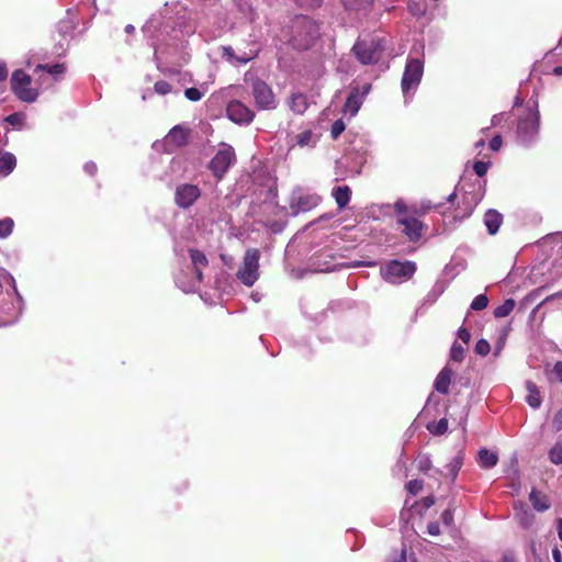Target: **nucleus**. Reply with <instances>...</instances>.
I'll return each mask as SVG.
<instances>
[{
  "label": "nucleus",
  "instance_id": "nucleus-41",
  "mask_svg": "<svg viewBox=\"0 0 562 562\" xmlns=\"http://www.w3.org/2000/svg\"><path fill=\"white\" fill-rule=\"evenodd\" d=\"M346 125L342 120H336L330 128V135L333 139H337L345 131Z\"/></svg>",
  "mask_w": 562,
  "mask_h": 562
},
{
  "label": "nucleus",
  "instance_id": "nucleus-20",
  "mask_svg": "<svg viewBox=\"0 0 562 562\" xmlns=\"http://www.w3.org/2000/svg\"><path fill=\"white\" fill-rule=\"evenodd\" d=\"M331 196L335 199L338 209L341 211L346 209L350 202L351 189L348 186L335 187L331 190Z\"/></svg>",
  "mask_w": 562,
  "mask_h": 562
},
{
  "label": "nucleus",
  "instance_id": "nucleus-9",
  "mask_svg": "<svg viewBox=\"0 0 562 562\" xmlns=\"http://www.w3.org/2000/svg\"><path fill=\"white\" fill-rule=\"evenodd\" d=\"M415 270L416 265L412 261L392 260L382 269V274L387 282L395 283L412 278Z\"/></svg>",
  "mask_w": 562,
  "mask_h": 562
},
{
  "label": "nucleus",
  "instance_id": "nucleus-26",
  "mask_svg": "<svg viewBox=\"0 0 562 562\" xmlns=\"http://www.w3.org/2000/svg\"><path fill=\"white\" fill-rule=\"evenodd\" d=\"M346 11L358 12L369 9L374 0H340Z\"/></svg>",
  "mask_w": 562,
  "mask_h": 562
},
{
  "label": "nucleus",
  "instance_id": "nucleus-24",
  "mask_svg": "<svg viewBox=\"0 0 562 562\" xmlns=\"http://www.w3.org/2000/svg\"><path fill=\"white\" fill-rule=\"evenodd\" d=\"M477 456L479 465L483 469L494 468L498 462V456L487 449H481Z\"/></svg>",
  "mask_w": 562,
  "mask_h": 562
},
{
  "label": "nucleus",
  "instance_id": "nucleus-60",
  "mask_svg": "<svg viewBox=\"0 0 562 562\" xmlns=\"http://www.w3.org/2000/svg\"><path fill=\"white\" fill-rule=\"evenodd\" d=\"M503 562H516L514 555L510 552H506L503 555Z\"/></svg>",
  "mask_w": 562,
  "mask_h": 562
},
{
  "label": "nucleus",
  "instance_id": "nucleus-31",
  "mask_svg": "<svg viewBox=\"0 0 562 562\" xmlns=\"http://www.w3.org/2000/svg\"><path fill=\"white\" fill-rule=\"evenodd\" d=\"M408 209H411L412 213H415V215L423 217L431 210H439L440 204H432L430 201H423L420 205L413 204L408 206Z\"/></svg>",
  "mask_w": 562,
  "mask_h": 562
},
{
  "label": "nucleus",
  "instance_id": "nucleus-29",
  "mask_svg": "<svg viewBox=\"0 0 562 562\" xmlns=\"http://www.w3.org/2000/svg\"><path fill=\"white\" fill-rule=\"evenodd\" d=\"M553 58V55H546L542 63L539 65L540 72L546 75H553L561 77L562 76V66H551V59Z\"/></svg>",
  "mask_w": 562,
  "mask_h": 562
},
{
  "label": "nucleus",
  "instance_id": "nucleus-49",
  "mask_svg": "<svg viewBox=\"0 0 562 562\" xmlns=\"http://www.w3.org/2000/svg\"><path fill=\"white\" fill-rule=\"evenodd\" d=\"M503 145V139H502V136L501 135H495L491 140H490V149L493 150V151H498L501 149Z\"/></svg>",
  "mask_w": 562,
  "mask_h": 562
},
{
  "label": "nucleus",
  "instance_id": "nucleus-48",
  "mask_svg": "<svg viewBox=\"0 0 562 562\" xmlns=\"http://www.w3.org/2000/svg\"><path fill=\"white\" fill-rule=\"evenodd\" d=\"M552 427L554 431L562 430V407L555 413L552 419Z\"/></svg>",
  "mask_w": 562,
  "mask_h": 562
},
{
  "label": "nucleus",
  "instance_id": "nucleus-37",
  "mask_svg": "<svg viewBox=\"0 0 562 562\" xmlns=\"http://www.w3.org/2000/svg\"><path fill=\"white\" fill-rule=\"evenodd\" d=\"M465 349L461 344L454 341L451 347L450 357L453 361L461 362L464 359Z\"/></svg>",
  "mask_w": 562,
  "mask_h": 562
},
{
  "label": "nucleus",
  "instance_id": "nucleus-57",
  "mask_svg": "<svg viewBox=\"0 0 562 562\" xmlns=\"http://www.w3.org/2000/svg\"><path fill=\"white\" fill-rule=\"evenodd\" d=\"M8 77V68L5 63L0 61V82L4 81Z\"/></svg>",
  "mask_w": 562,
  "mask_h": 562
},
{
  "label": "nucleus",
  "instance_id": "nucleus-1",
  "mask_svg": "<svg viewBox=\"0 0 562 562\" xmlns=\"http://www.w3.org/2000/svg\"><path fill=\"white\" fill-rule=\"evenodd\" d=\"M319 36V25L306 15H297L292 21L289 44L296 50H307Z\"/></svg>",
  "mask_w": 562,
  "mask_h": 562
},
{
  "label": "nucleus",
  "instance_id": "nucleus-14",
  "mask_svg": "<svg viewBox=\"0 0 562 562\" xmlns=\"http://www.w3.org/2000/svg\"><path fill=\"white\" fill-rule=\"evenodd\" d=\"M188 139H189L188 128L177 125L169 131V133L167 134V136L165 138V142L169 146L180 148L188 144Z\"/></svg>",
  "mask_w": 562,
  "mask_h": 562
},
{
  "label": "nucleus",
  "instance_id": "nucleus-6",
  "mask_svg": "<svg viewBox=\"0 0 562 562\" xmlns=\"http://www.w3.org/2000/svg\"><path fill=\"white\" fill-rule=\"evenodd\" d=\"M424 74V61L419 58H409L406 61L404 74L401 81V88L404 94L412 89H416L420 83Z\"/></svg>",
  "mask_w": 562,
  "mask_h": 562
},
{
  "label": "nucleus",
  "instance_id": "nucleus-4",
  "mask_svg": "<svg viewBox=\"0 0 562 562\" xmlns=\"http://www.w3.org/2000/svg\"><path fill=\"white\" fill-rule=\"evenodd\" d=\"M260 251L257 248H248L245 251L243 265L236 272L237 279L246 286H252L259 279Z\"/></svg>",
  "mask_w": 562,
  "mask_h": 562
},
{
  "label": "nucleus",
  "instance_id": "nucleus-64",
  "mask_svg": "<svg viewBox=\"0 0 562 562\" xmlns=\"http://www.w3.org/2000/svg\"><path fill=\"white\" fill-rule=\"evenodd\" d=\"M484 144H485L484 139H480L479 142L475 143V147L476 148L483 147Z\"/></svg>",
  "mask_w": 562,
  "mask_h": 562
},
{
  "label": "nucleus",
  "instance_id": "nucleus-38",
  "mask_svg": "<svg viewBox=\"0 0 562 562\" xmlns=\"http://www.w3.org/2000/svg\"><path fill=\"white\" fill-rule=\"evenodd\" d=\"M488 304V297L485 294H480L474 297V300L471 303V308L474 311H482L486 308Z\"/></svg>",
  "mask_w": 562,
  "mask_h": 562
},
{
  "label": "nucleus",
  "instance_id": "nucleus-51",
  "mask_svg": "<svg viewBox=\"0 0 562 562\" xmlns=\"http://www.w3.org/2000/svg\"><path fill=\"white\" fill-rule=\"evenodd\" d=\"M436 503V498L432 495L423 497L419 502L420 506L426 510L432 507Z\"/></svg>",
  "mask_w": 562,
  "mask_h": 562
},
{
  "label": "nucleus",
  "instance_id": "nucleus-13",
  "mask_svg": "<svg viewBox=\"0 0 562 562\" xmlns=\"http://www.w3.org/2000/svg\"><path fill=\"white\" fill-rule=\"evenodd\" d=\"M321 202V196L317 194H305L300 195L297 198H292L290 203V207L293 214H299L300 212H306L318 205Z\"/></svg>",
  "mask_w": 562,
  "mask_h": 562
},
{
  "label": "nucleus",
  "instance_id": "nucleus-45",
  "mask_svg": "<svg viewBox=\"0 0 562 562\" xmlns=\"http://www.w3.org/2000/svg\"><path fill=\"white\" fill-rule=\"evenodd\" d=\"M406 488L412 495H417L423 490V481L417 479L411 480L407 483Z\"/></svg>",
  "mask_w": 562,
  "mask_h": 562
},
{
  "label": "nucleus",
  "instance_id": "nucleus-12",
  "mask_svg": "<svg viewBox=\"0 0 562 562\" xmlns=\"http://www.w3.org/2000/svg\"><path fill=\"white\" fill-rule=\"evenodd\" d=\"M226 113L229 120L238 124H249L255 113L243 102L234 100L227 105Z\"/></svg>",
  "mask_w": 562,
  "mask_h": 562
},
{
  "label": "nucleus",
  "instance_id": "nucleus-62",
  "mask_svg": "<svg viewBox=\"0 0 562 562\" xmlns=\"http://www.w3.org/2000/svg\"><path fill=\"white\" fill-rule=\"evenodd\" d=\"M370 89H371V85H369V83H368V85H366V86L363 87V92H362V94H361V95H363V97H364L367 93H369Z\"/></svg>",
  "mask_w": 562,
  "mask_h": 562
},
{
  "label": "nucleus",
  "instance_id": "nucleus-55",
  "mask_svg": "<svg viewBox=\"0 0 562 562\" xmlns=\"http://www.w3.org/2000/svg\"><path fill=\"white\" fill-rule=\"evenodd\" d=\"M83 170L89 176H94L97 173V171H98V167H97V165L93 161H88V162L85 164Z\"/></svg>",
  "mask_w": 562,
  "mask_h": 562
},
{
  "label": "nucleus",
  "instance_id": "nucleus-42",
  "mask_svg": "<svg viewBox=\"0 0 562 562\" xmlns=\"http://www.w3.org/2000/svg\"><path fill=\"white\" fill-rule=\"evenodd\" d=\"M23 120L24 114L20 112H14L4 119L5 122L14 127L21 126L23 124Z\"/></svg>",
  "mask_w": 562,
  "mask_h": 562
},
{
  "label": "nucleus",
  "instance_id": "nucleus-56",
  "mask_svg": "<svg viewBox=\"0 0 562 562\" xmlns=\"http://www.w3.org/2000/svg\"><path fill=\"white\" fill-rule=\"evenodd\" d=\"M74 29V24L70 21H61L59 23V31L60 32H69Z\"/></svg>",
  "mask_w": 562,
  "mask_h": 562
},
{
  "label": "nucleus",
  "instance_id": "nucleus-61",
  "mask_svg": "<svg viewBox=\"0 0 562 562\" xmlns=\"http://www.w3.org/2000/svg\"><path fill=\"white\" fill-rule=\"evenodd\" d=\"M457 199V193L452 192L447 196V201L450 203H453V201Z\"/></svg>",
  "mask_w": 562,
  "mask_h": 562
},
{
  "label": "nucleus",
  "instance_id": "nucleus-27",
  "mask_svg": "<svg viewBox=\"0 0 562 562\" xmlns=\"http://www.w3.org/2000/svg\"><path fill=\"white\" fill-rule=\"evenodd\" d=\"M16 165V159L13 154L4 153L0 156V173L8 176L13 171Z\"/></svg>",
  "mask_w": 562,
  "mask_h": 562
},
{
  "label": "nucleus",
  "instance_id": "nucleus-11",
  "mask_svg": "<svg viewBox=\"0 0 562 562\" xmlns=\"http://www.w3.org/2000/svg\"><path fill=\"white\" fill-rule=\"evenodd\" d=\"M201 190L195 184H180L176 188L175 203L181 209H188L200 198Z\"/></svg>",
  "mask_w": 562,
  "mask_h": 562
},
{
  "label": "nucleus",
  "instance_id": "nucleus-3",
  "mask_svg": "<svg viewBox=\"0 0 562 562\" xmlns=\"http://www.w3.org/2000/svg\"><path fill=\"white\" fill-rule=\"evenodd\" d=\"M386 41L383 37L372 36L359 38L352 47V52L362 65L376 64L385 50Z\"/></svg>",
  "mask_w": 562,
  "mask_h": 562
},
{
  "label": "nucleus",
  "instance_id": "nucleus-18",
  "mask_svg": "<svg viewBox=\"0 0 562 562\" xmlns=\"http://www.w3.org/2000/svg\"><path fill=\"white\" fill-rule=\"evenodd\" d=\"M503 223V215L496 210H488L484 214V224L490 235H495Z\"/></svg>",
  "mask_w": 562,
  "mask_h": 562
},
{
  "label": "nucleus",
  "instance_id": "nucleus-44",
  "mask_svg": "<svg viewBox=\"0 0 562 562\" xmlns=\"http://www.w3.org/2000/svg\"><path fill=\"white\" fill-rule=\"evenodd\" d=\"M184 95L188 100L196 102L202 99L203 94L198 88L191 87L184 90Z\"/></svg>",
  "mask_w": 562,
  "mask_h": 562
},
{
  "label": "nucleus",
  "instance_id": "nucleus-52",
  "mask_svg": "<svg viewBox=\"0 0 562 562\" xmlns=\"http://www.w3.org/2000/svg\"><path fill=\"white\" fill-rule=\"evenodd\" d=\"M441 520L445 525L450 526L453 522V514L451 509H446L441 514Z\"/></svg>",
  "mask_w": 562,
  "mask_h": 562
},
{
  "label": "nucleus",
  "instance_id": "nucleus-63",
  "mask_svg": "<svg viewBox=\"0 0 562 562\" xmlns=\"http://www.w3.org/2000/svg\"><path fill=\"white\" fill-rule=\"evenodd\" d=\"M135 30V27L132 25V24H128L125 26V32L126 33H133Z\"/></svg>",
  "mask_w": 562,
  "mask_h": 562
},
{
  "label": "nucleus",
  "instance_id": "nucleus-59",
  "mask_svg": "<svg viewBox=\"0 0 562 562\" xmlns=\"http://www.w3.org/2000/svg\"><path fill=\"white\" fill-rule=\"evenodd\" d=\"M557 531H558V537H559L560 541L562 542V518H559L557 521Z\"/></svg>",
  "mask_w": 562,
  "mask_h": 562
},
{
  "label": "nucleus",
  "instance_id": "nucleus-28",
  "mask_svg": "<svg viewBox=\"0 0 562 562\" xmlns=\"http://www.w3.org/2000/svg\"><path fill=\"white\" fill-rule=\"evenodd\" d=\"M65 70H66L65 64H54V65L40 64L34 69L35 72L46 71L47 74L52 75L55 80H58V78L64 75Z\"/></svg>",
  "mask_w": 562,
  "mask_h": 562
},
{
  "label": "nucleus",
  "instance_id": "nucleus-7",
  "mask_svg": "<svg viewBox=\"0 0 562 562\" xmlns=\"http://www.w3.org/2000/svg\"><path fill=\"white\" fill-rule=\"evenodd\" d=\"M540 114L537 109H528L525 115L520 116L517 124V135L521 142L528 143L539 132Z\"/></svg>",
  "mask_w": 562,
  "mask_h": 562
},
{
  "label": "nucleus",
  "instance_id": "nucleus-8",
  "mask_svg": "<svg viewBox=\"0 0 562 562\" xmlns=\"http://www.w3.org/2000/svg\"><path fill=\"white\" fill-rule=\"evenodd\" d=\"M236 161V155L231 146L220 149L209 162V169L220 181L224 178L229 167Z\"/></svg>",
  "mask_w": 562,
  "mask_h": 562
},
{
  "label": "nucleus",
  "instance_id": "nucleus-46",
  "mask_svg": "<svg viewBox=\"0 0 562 562\" xmlns=\"http://www.w3.org/2000/svg\"><path fill=\"white\" fill-rule=\"evenodd\" d=\"M488 167L490 162L475 161L473 165V170L479 177H483L486 175Z\"/></svg>",
  "mask_w": 562,
  "mask_h": 562
},
{
  "label": "nucleus",
  "instance_id": "nucleus-25",
  "mask_svg": "<svg viewBox=\"0 0 562 562\" xmlns=\"http://www.w3.org/2000/svg\"><path fill=\"white\" fill-rule=\"evenodd\" d=\"M289 106L294 113L302 114L308 108L307 99L303 93H293Z\"/></svg>",
  "mask_w": 562,
  "mask_h": 562
},
{
  "label": "nucleus",
  "instance_id": "nucleus-47",
  "mask_svg": "<svg viewBox=\"0 0 562 562\" xmlns=\"http://www.w3.org/2000/svg\"><path fill=\"white\" fill-rule=\"evenodd\" d=\"M312 139V132L311 131H304L297 135V144L300 146L307 145Z\"/></svg>",
  "mask_w": 562,
  "mask_h": 562
},
{
  "label": "nucleus",
  "instance_id": "nucleus-58",
  "mask_svg": "<svg viewBox=\"0 0 562 562\" xmlns=\"http://www.w3.org/2000/svg\"><path fill=\"white\" fill-rule=\"evenodd\" d=\"M554 562H562V553L558 548H554L552 551Z\"/></svg>",
  "mask_w": 562,
  "mask_h": 562
},
{
  "label": "nucleus",
  "instance_id": "nucleus-19",
  "mask_svg": "<svg viewBox=\"0 0 562 562\" xmlns=\"http://www.w3.org/2000/svg\"><path fill=\"white\" fill-rule=\"evenodd\" d=\"M363 95L360 94V91L358 88H355L349 93L345 105H344V112L350 113V115H356L362 104Z\"/></svg>",
  "mask_w": 562,
  "mask_h": 562
},
{
  "label": "nucleus",
  "instance_id": "nucleus-34",
  "mask_svg": "<svg viewBox=\"0 0 562 562\" xmlns=\"http://www.w3.org/2000/svg\"><path fill=\"white\" fill-rule=\"evenodd\" d=\"M427 429L437 436L443 435L448 430V419L441 418L427 425Z\"/></svg>",
  "mask_w": 562,
  "mask_h": 562
},
{
  "label": "nucleus",
  "instance_id": "nucleus-33",
  "mask_svg": "<svg viewBox=\"0 0 562 562\" xmlns=\"http://www.w3.org/2000/svg\"><path fill=\"white\" fill-rule=\"evenodd\" d=\"M548 458L554 465L562 467V443L555 442L548 452Z\"/></svg>",
  "mask_w": 562,
  "mask_h": 562
},
{
  "label": "nucleus",
  "instance_id": "nucleus-40",
  "mask_svg": "<svg viewBox=\"0 0 562 562\" xmlns=\"http://www.w3.org/2000/svg\"><path fill=\"white\" fill-rule=\"evenodd\" d=\"M154 90L161 95H166L171 92L172 87L171 85L166 80H158L154 85Z\"/></svg>",
  "mask_w": 562,
  "mask_h": 562
},
{
  "label": "nucleus",
  "instance_id": "nucleus-36",
  "mask_svg": "<svg viewBox=\"0 0 562 562\" xmlns=\"http://www.w3.org/2000/svg\"><path fill=\"white\" fill-rule=\"evenodd\" d=\"M14 222L10 217L0 221V238L8 237L13 231Z\"/></svg>",
  "mask_w": 562,
  "mask_h": 562
},
{
  "label": "nucleus",
  "instance_id": "nucleus-32",
  "mask_svg": "<svg viewBox=\"0 0 562 562\" xmlns=\"http://www.w3.org/2000/svg\"><path fill=\"white\" fill-rule=\"evenodd\" d=\"M223 55L226 56L229 60L235 59L237 63L246 64L254 59L257 56V53L251 55H243V56H235L234 49L231 46L223 47Z\"/></svg>",
  "mask_w": 562,
  "mask_h": 562
},
{
  "label": "nucleus",
  "instance_id": "nucleus-23",
  "mask_svg": "<svg viewBox=\"0 0 562 562\" xmlns=\"http://www.w3.org/2000/svg\"><path fill=\"white\" fill-rule=\"evenodd\" d=\"M516 517L522 528L527 529L532 526L535 516L531 514L522 503L515 505Z\"/></svg>",
  "mask_w": 562,
  "mask_h": 562
},
{
  "label": "nucleus",
  "instance_id": "nucleus-53",
  "mask_svg": "<svg viewBox=\"0 0 562 562\" xmlns=\"http://www.w3.org/2000/svg\"><path fill=\"white\" fill-rule=\"evenodd\" d=\"M427 532L430 536H439L440 535V526L437 521H431L427 526Z\"/></svg>",
  "mask_w": 562,
  "mask_h": 562
},
{
  "label": "nucleus",
  "instance_id": "nucleus-10",
  "mask_svg": "<svg viewBox=\"0 0 562 562\" xmlns=\"http://www.w3.org/2000/svg\"><path fill=\"white\" fill-rule=\"evenodd\" d=\"M252 95L258 109L272 110L276 108L274 94L267 82L261 79L252 81Z\"/></svg>",
  "mask_w": 562,
  "mask_h": 562
},
{
  "label": "nucleus",
  "instance_id": "nucleus-15",
  "mask_svg": "<svg viewBox=\"0 0 562 562\" xmlns=\"http://www.w3.org/2000/svg\"><path fill=\"white\" fill-rule=\"evenodd\" d=\"M481 198L482 196L480 193H477V200H474V196L468 198L464 195L462 199V205H458V207L454 210L453 220L461 221L469 217L473 213L475 206L479 204Z\"/></svg>",
  "mask_w": 562,
  "mask_h": 562
},
{
  "label": "nucleus",
  "instance_id": "nucleus-50",
  "mask_svg": "<svg viewBox=\"0 0 562 562\" xmlns=\"http://www.w3.org/2000/svg\"><path fill=\"white\" fill-rule=\"evenodd\" d=\"M551 373L552 375H554L558 382L562 383V361H558L554 363Z\"/></svg>",
  "mask_w": 562,
  "mask_h": 562
},
{
  "label": "nucleus",
  "instance_id": "nucleus-39",
  "mask_svg": "<svg viewBox=\"0 0 562 562\" xmlns=\"http://www.w3.org/2000/svg\"><path fill=\"white\" fill-rule=\"evenodd\" d=\"M432 467L431 460L428 456L422 454L417 459V468L420 472L428 473Z\"/></svg>",
  "mask_w": 562,
  "mask_h": 562
},
{
  "label": "nucleus",
  "instance_id": "nucleus-2",
  "mask_svg": "<svg viewBox=\"0 0 562 562\" xmlns=\"http://www.w3.org/2000/svg\"><path fill=\"white\" fill-rule=\"evenodd\" d=\"M394 211L396 213V223L402 227V234L407 238L411 243H418L424 233L427 231L428 226L420 220L418 215L412 213V210L408 209L403 201H396L394 204Z\"/></svg>",
  "mask_w": 562,
  "mask_h": 562
},
{
  "label": "nucleus",
  "instance_id": "nucleus-5",
  "mask_svg": "<svg viewBox=\"0 0 562 562\" xmlns=\"http://www.w3.org/2000/svg\"><path fill=\"white\" fill-rule=\"evenodd\" d=\"M31 83L32 78L24 70L18 69L13 71L10 85L12 92L19 100L27 103H32L37 100L38 90L32 88Z\"/></svg>",
  "mask_w": 562,
  "mask_h": 562
},
{
  "label": "nucleus",
  "instance_id": "nucleus-21",
  "mask_svg": "<svg viewBox=\"0 0 562 562\" xmlns=\"http://www.w3.org/2000/svg\"><path fill=\"white\" fill-rule=\"evenodd\" d=\"M529 501L537 512H546L551 506L549 497L536 488L531 490Z\"/></svg>",
  "mask_w": 562,
  "mask_h": 562
},
{
  "label": "nucleus",
  "instance_id": "nucleus-22",
  "mask_svg": "<svg viewBox=\"0 0 562 562\" xmlns=\"http://www.w3.org/2000/svg\"><path fill=\"white\" fill-rule=\"evenodd\" d=\"M526 390L528 392L526 402L533 408H538L541 405V395L538 386L532 381H526Z\"/></svg>",
  "mask_w": 562,
  "mask_h": 562
},
{
  "label": "nucleus",
  "instance_id": "nucleus-30",
  "mask_svg": "<svg viewBox=\"0 0 562 562\" xmlns=\"http://www.w3.org/2000/svg\"><path fill=\"white\" fill-rule=\"evenodd\" d=\"M516 306V302L514 299H507L504 301L503 304L498 305L493 314L496 318H503V317H506L508 316L513 310L515 308Z\"/></svg>",
  "mask_w": 562,
  "mask_h": 562
},
{
  "label": "nucleus",
  "instance_id": "nucleus-54",
  "mask_svg": "<svg viewBox=\"0 0 562 562\" xmlns=\"http://www.w3.org/2000/svg\"><path fill=\"white\" fill-rule=\"evenodd\" d=\"M458 337L464 342L468 344L471 338L470 331L465 327H460L458 330Z\"/></svg>",
  "mask_w": 562,
  "mask_h": 562
},
{
  "label": "nucleus",
  "instance_id": "nucleus-17",
  "mask_svg": "<svg viewBox=\"0 0 562 562\" xmlns=\"http://www.w3.org/2000/svg\"><path fill=\"white\" fill-rule=\"evenodd\" d=\"M452 376L453 371L451 368H449L448 366L442 368L435 380L436 391L443 395L448 394Z\"/></svg>",
  "mask_w": 562,
  "mask_h": 562
},
{
  "label": "nucleus",
  "instance_id": "nucleus-43",
  "mask_svg": "<svg viewBox=\"0 0 562 562\" xmlns=\"http://www.w3.org/2000/svg\"><path fill=\"white\" fill-rule=\"evenodd\" d=\"M475 352L480 356H487L491 351L490 342L485 339H480L475 345Z\"/></svg>",
  "mask_w": 562,
  "mask_h": 562
},
{
  "label": "nucleus",
  "instance_id": "nucleus-16",
  "mask_svg": "<svg viewBox=\"0 0 562 562\" xmlns=\"http://www.w3.org/2000/svg\"><path fill=\"white\" fill-rule=\"evenodd\" d=\"M189 255L192 261V267L195 273V278L199 282L203 281V268L209 266V259L205 254L199 249L190 248Z\"/></svg>",
  "mask_w": 562,
  "mask_h": 562
},
{
  "label": "nucleus",
  "instance_id": "nucleus-35",
  "mask_svg": "<svg viewBox=\"0 0 562 562\" xmlns=\"http://www.w3.org/2000/svg\"><path fill=\"white\" fill-rule=\"evenodd\" d=\"M463 464V456L461 453H459L458 456H456L451 461L450 463L448 464V468H449V472L451 474V479L452 481H454L457 479V475L461 469Z\"/></svg>",
  "mask_w": 562,
  "mask_h": 562
}]
</instances>
